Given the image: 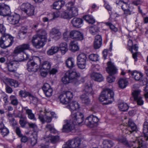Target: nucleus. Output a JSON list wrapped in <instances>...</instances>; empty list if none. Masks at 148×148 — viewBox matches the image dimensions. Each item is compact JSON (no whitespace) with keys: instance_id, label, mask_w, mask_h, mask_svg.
<instances>
[{"instance_id":"nucleus-1","label":"nucleus","mask_w":148,"mask_h":148,"mask_svg":"<svg viewBox=\"0 0 148 148\" xmlns=\"http://www.w3.org/2000/svg\"><path fill=\"white\" fill-rule=\"evenodd\" d=\"M84 116L81 112L75 114L72 113L71 119L67 120L66 123L63 125L62 129L64 132L68 133L73 130L75 128V125H80L83 121Z\"/></svg>"},{"instance_id":"nucleus-2","label":"nucleus","mask_w":148,"mask_h":148,"mask_svg":"<svg viewBox=\"0 0 148 148\" xmlns=\"http://www.w3.org/2000/svg\"><path fill=\"white\" fill-rule=\"evenodd\" d=\"M37 36H33L32 42L33 46L37 49H40L43 47L47 41V33L43 29L37 31Z\"/></svg>"},{"instance_id":"nucleus-3","label":"nucleus","mask_w":148,"mask_h":148,"mask_svg":"<svg viewBox=\"0 0 148 148\" xmlns=\"http://www.w3.org/2000/svg\"><path fill=\"white\" fill-rule=\"evenodd\" d=\"M66 10L62 12L61 14L62 18L67 19H70L73 17L77 16L78 14V10L74 6L72 2H69L66 4Z\"/></svg>"},{"instance_id":"nucleus-4","label":"nucleus","mask_w":148,"mask_h":148,"mask_svg":"<svg viewBox=\"0 0 148 148\" xmlns=\"http://www.w3.org/2000/svg\"><path fill=\"white\" fill-rule=\"evenodd\" d=\"M142 137H140L135 141L130 142H128L125 137L120 136H119L116 140L119 142L122 143L128 147H133V148H145L143 146V140Z\"/></svg>"},{"instance_id":"nucleus-5","label":"nucleus","mask_w":148,"mask_h":148,"mask_svg":"<svg viewBox=\"0 0 148 148\" xmlns=\"http://www.w3.org/2000/svg\"><path fill=\"white\" fill-rule=\"evenodd\" d=\"M79 76V73H77L75 70H69L62 78V81L65 84L71 82L75 84H78V80L77 78Z\"/></svg>"},{"instance_id":"nucleus-6","label":"nucleus","mask_w":148,"mask_h":148,"mask_svg":"<svg viewBox=\"0 0 148 148\" xmlns=\"http://www.w3.org/2000/svg\"><path fill=\"white\" fill-rule=\"evenodd\" d=\"M99 100L101 101H106L103 103L106 105L111 103L114 100L113 91L110 89H105L101 92Z\"/></svg>"},{"instance_id":"nucleus-7","label":"nucleus","mask_w":148,"mask_h":148,"mask_svg":"<svg viewBox=\"0 0 148 148\" xmlns=\"http://www.w3.org/2000/svg\"><path fill=\"white\" fill-rule=\"evenodd\" d=\"M33 60L28 61L27 64V69L29 71L36 72L39 68L37 62L40 61V59L37 56H35Z\"/></svg>"},{"instance_id":"nucleus-8","label":"nucleus","mask_w":148,"mask_h":148,"mask_svg":"<svg viewBox=\"0 0 148 148\" xmlns=\"http://www.w3.org/2000/svg\"><path fill=\"white\" fill-rule=\"evenodd\" d=\"M107 64L108 67L106 68V71L110 75L107 77V80L108 82L112 83L115 80V78L112 75L116 73V70L111 62H108Z\"/></svg>"},{"instance_id":"nucleus-9","label":"nucleus","mask_w":148,"mask_h":148,"mask_svg":"<svg viewBox=\"0 0 148 148\" xmlns=\"http://www.w3.org/2000/svg\"><path fill=\"white\" fill-rule=\"evenodd\" d=\"M20 9L28 16L34 14L35 8L33 5L29 3H23L20 6Z\"/></svg>"},{"instance_id":"nucleus-10","label":"nucleus","mask_w":148,"mask_h":148,"mask_svg":"<svg viewBox=\"0 0 148 148\" xmlns=\"http://www.w3.org/2000/svg\"><path fill=\"white\" fill-rule=\"evenodd\" d=\"M86 55L84 53H81L78 55L77 57V64L78 67L81 69L85 68L86 65Z\"/></svg>"},{"instance_id":"nucleus-11","label":"nucleus","mask_w":148,"mask_h":148,"mask_svg":"<svg viewBox=\"0 0 148 148\" xmlns=\"http://www.w3.org/2000/svg\"><path fill=\"white\" fill-rule=\"evenodd\" d=\"M72 93L70 92L67 91L61 94L59 97L60 102L63 104H66L73 98Z\"/></svg>"},{"instance_id":"nucleus-12","label":"nucleus","mask_w":148,"mask_h":148,"mask_svg":"<svg viewBox=\"0 0 148 148\" xmlns=\"http://www.w3.org/2000/svg\"><path fill=\"white\" fill-rule=\"evenodd\" d=\"M131 75L136 80L140 81L143 85H145L148 84L147 82V79L146 78H144L142 79L143 75V74L140 72L134 71L131 72Z\"/></svg>"},{"instance_id":"nucleus-13","label":"nucleus","mask_w":148,"mask_h":148,"mask_svg":"<svg viewBox=\"0 0 148 148\" xmlns=\"http://www.w3.org/2000/svg\"><path fill=\"white\" fill-rule=\"evenodd\" d=\"M98 121V119L96 116L91 115L86 118L85 121V123L88 126L92 127Z\"/></svg>"},{"instance_id":"nucleus-14","label":"nucleus","mask_w":148,"mask_h":148,"mask_svg":"<svg viewBox=\"0 0 148 148\" xmlns=\"http://www.w3.org/2000/svg\"><path fill=\"white\" fill-rule=\"evenodd\" d=\"M8 71L11 72H15L19 66L18 62L15 60L9 61L7 62Z\"/></svg>"},{"instance_id":"nucleus-15","label":"nucleus","mask_w":148,"mask_h":148,"mask_svg":"<svg viewBox=\"0 0 148 148\" xmlns=\"http://www.w3.org/2000/svg\"><path fill=\"white\" fill-rule=\"evenodd\" d=\"M70 36L71 38L76 40H81L84 39L83 34L77 30L71 31L70 33Z\"/></svg>"},{"instance_id":"nucleus-16","label":"nucleus","mask_w":148,"mask_h":148,"mask_svg":"<svg viewBox=\"0 0 148 148\" xmlns=\"http://www.w3.org/2000/svg\"><path fill=\"white\" fill-rule=\"evenodd\" d=\"M10 12L9 6L4 3H0V15L4 16H9Z\"/></svg>"},{"instance_id":"nucleus-17","label":"nucleus","mask_w":148,"mask_h":148,"mask_svg":"<svg viewBox=\"0 0 148 148\" xmlns=\"http://www.w3.org/2000/svg\"><path fill=\"white\" fill-rule=\"evenodd\" d=\"M20 19V16L18 14H15L8 16L7 20L8 22L13 25H18Z\"/></svg>"},{"instance_id":"nucleus-18","label":"nucleus","mask_w":148,"mask_h":148,"mask_svg":"<svg viewBox=\"0 0 148 148\" xmlns=\"http://www.w3.org/2000/svg\"><path fill=\"white\" fill-rule=\"evenodd\" d=\"M2 37L0 38V46L2 48H5L11 46L13 42V38L11 36L8 38L4 43L2 40Z\"/></svg>"},{"instance_id":"nucleus-19","label":"nucleus","mask_w":148,"mask_h":148,"mask_svg":"<svg viewBox=\"0 0 148 148\" xmlns=\"http://www.w3.org/2000/svg\"><path fill=\"white\" fill-rule=\"evenodd\" d=\"M49 34L51 36H53V39L56 40H59L61 37V34L59 29L55 27L51 29Z\"/></svg>"},{"instance_id":"nucleus-20","label":"nucleus","mask_w":148,"mask_h":148,"mask_svg":"<svg viewBox=\"0 0 148 148\" xmlns=\"http://www.w3.org/2000/svg\"><path fill=\"white\" fill-rule=\"evenodd\" d=\"M66 107L71 111V116L72 113L73 112H75V114H77L78 112H76V110L77 109H78L80 108V105L77 101H73L69 104V103Z\"/></svg>"},{"instance_id":"nucleus-21","label":"nucleus","mask_w":148,"mask_h":148,"mask_svg":"<svg viewBox=\"0 0 148 148\" xmlns=\"http://www.w3.org/2000/svg\"><path fill=\"white\" fill-rule=\"evenodd\" d=\"M42 89L47 97H49L51 96L53 93V90L49 84L47 83L45 84L42 87Z\"/></svg>"},{"instance_id":"nucleus-22","label":"nucleus","mask_w":148,"mask_h":148,"mask_svg":"<svg viewBox=\"0 0 148 148\" xmlns=\"http://www.w3.org/2000/svg\"><path fill=\"white\" fill-rule=\"evenodd\" d=\"M83 21L82 18H74L71 21L73 27L77 28L82 27Z\"/></svg>"},{"instance_id":"nucleus-23","label":"nucleus","mask_w":148,"mask_h":148,"mask_svg":"<svg viewBox=\"0 0 148 148\" xmlns=\"http://www.w3.org/2000/svg\"><path fill=\"white\" fill-rule=\"evenodd\" d=\"M102 44V38L100 35H96L95 38L94 47L95 49L100 48Z\"/></svg>"},{"instance_id":"nucleus-24","label":"nucleus","mask_w":148,"mask_h":148,"mask_svg":"<svg viewBox=\"0 0 148 148\" xmlns=\"http://www.w3.org/2000/svg\"><path fill=\"white\" fill-rule=\"evenodd\" d=\"M84 94L87 95L90 94H93L91 84L90 83L85 84L83 90Z\"/></svg>"},{"instance_id":"nucleus-25","label":"nucleus","mask_w":148,"mask_h":148,"mask_svg":"<svg viewBox=\"0 0 148 148\" xmlns=\"http://www.w3.org/2000/svg\"><path fill=\"white\" fill-rule=\"evenodd\" d=\"M46 142H50L51 143L55 144L59 140V137L58 136H53L49 135L48 136L44 138Z\"/></svg>"},{"instance_id":"nucleus-26","label":"nucleus","mask_w":148,"mask_h":148,"mask_svg":"<svg viewBox=\"0 0 148 148\" xmlns=\"http://www.w3.org/2000/svg\"><path fill=\"white\" fill-rule=\"evenodd\" d=\"M91 78L95 81L101 82L103 80L102 75L98 73L94 72L91 75Z\"/></svg>"},{"instance_id":"nucleus-27","label":"nucleus","mask_w":148,"mask_h":148,"mask_svg":"<svg viewBox=\"0 0 148 148\" xmlns=\"http://www.w3.org/2000/svg\"><path fill=\"white\" fill-rule=\"evenodd\" d=\"M102 144L103 148H111L114 145V143L112 140L108 139L104 140Z\"/></svg>"},{"instance_id":"nucleus-28","label":"nucleus","mask_w":148,"mask_h":148,"mask_svg":"<svg viewBox=\"0 0 148 148\" xmlns=\"http://www.w3.org/2000/svg\"><path fill=\"white\" fill-rule=\"evenodd\" d=\"M23 109L25 111L26 114L28 115V117L29 119L34 120H36L35 115L34 114L32 113L31 110L28 109L27 107H24L23 108Z\"/></svg>"},{"instance_id":"nucleus-29","label":"nucleus","mask_w":148,"mask_h":148,"mask_svg":"<svg viewBox=\"0 0 148 148\" xmlns=\"http://www.w3.org/2000/svg\"><path fill=\"white\" fill-rule=\"evenodd\" d=\"M69 49L75 52L78 51L79 47L77 43L75 41H72L70 42L69 46Z\"/></svg>"},{"instance_id":"nucleus-30","label":"nucleus","mask_w":148,"mask_h":148,"mask_svg":"<svg viewBox=\"0 0 148 148\" xmlns=\"http://www.w3.org/2000/svg\"><path fill=\"white\" fill-rule=\"evenodd\" d=\"M128 130L132 133L133 132L136 131L137 129L136 126L135 124L131 121L130 120L127 125Z\"/></svg>"},{"instance_id":"nucleus-31","label":"nucleus","mask_w":148,"mask_h":148,"mask_svg":"<svg viewBox=\"0 0 148 148\" xmlns=\"http://www.w3.org/2000/svg\"><path fill=\"white\" fill-rule=\"evenodd\" d=\"M64 4V1L63 0L56 1L53 4V8L56 10H60Z\"/></svg>"},{"instance_id":"nucleus-32","label":"nucleus","mask_w":148,"mask_h":148,"mask_svg":"<svg viewBox=\"0 0 148 148\" xmlns=\"http://www.w3.org/2000/svg\"><path fill=\"white\" fill-rule=\"evenodd\" d=\"M59 48L62 55H64L68 50V45L66 42L61 43Z\"/></svg>"},{"instance_id":"nucleus-33","label":"nucleus","mask_w":148,"mask_h":148,"mask_svg":"<svg viewBox=\"0 0 148 148\" xmlns=\"http://www.w3.org/2000/svg\"><path fill=\"white\" fill-rule=\"evenodd\" d=\"M51 64L49 62L44 61L41 64V70H44L46 71H49L51 68Z\"/></svg>"},{"instance_id":"nucleus-34","label":"nucleus","mask_w":148,"mask_h":148,"mask_svg":"<svg viewBox=\"0 0 148 148\" xmlns=\"http://www.w3.org/2000/svg\"><path fill=\"white\" fill-rule=\"evenodd\" d=\"M128 84V81L126 79L121 78L118 82V84L119 87L122 88H125Z\"/></svg>"},{"instance_id":"nucleus-35","label":"nucleus","mask_w":148,"mask_h":148,"mask_svg":"<svg viewBox=\"0 0 148 148\" xmlns=\"http://www.w3.org/2000/svg\"><path fill=\"white\" fill-rule=\"evenodd\" d=\"M80 99L82 103L86 105H88L90 103V100L87 95L82 94L80 97Z\"/></svg>"},{"instance_id":"nucleus-36","label":"nucleus","mask_w":148,"mask_h":148,"mask_svg":"<svg viewBox=\"0 0 148 148\" xmlns=\"http://www.w3.org/2000/svg\"><path fill=\"white\" fill-rule=\"evenodd\" d=\"M59 48L58 46H53L49 49L47 51V53L48 55H52L58 52Z\"/></svg>"},{"instance_id":"nucleus-37","label":"nucleus","mask_w":148,"mask_h":148,"mask_svg":"<svg viewBox=\"0 0 148 148\" xmlns=\"http://www.w3.org/2000/svg\"><path fill=\"white\" fill-rule=\"evenodd\" d=\"M143 132L144 138L146 140H148V122H145L143 125Z\"/></svg>"},{"instance_id":"nucleus-38","label":"nucleus","mask_w":148,"mask_h":148,"mask_svg":"<svg viewBox=\"0 0 148 148\" xmlns=\"http://www.w3.org/2000/svg\"><path fill=\"white\" fill-rule=\"evenodd\" d=\"M74 59L72 58H68L66 61V66L69 68L71 69L75 66Z\"/></svg>"},{"instance_id":"nucleus-39","label":"nucleus","mask_w":148,"mask_h":148,"mask_svg":"<svg viewBox=\"0 0 148 148\" xmlns=\"http://www.w3.org/2000/svg\"><path fill=\"white\" fill-rule=\"evenodd\" d=\"M83 18L86 22L92 24L95 23V20L91 15H85L84 16Z\"/></svg>"},{"instance_id":"nucleus-40","label":"nucleus","mask_w":148,"mask_h":148,"mask_svg":"<svg viewBox=\"0 0 148 148\" xmlns=\"http://www.w3.org/2000/svg\"><path fill=\"white\" fill-rule=\"evenodd\" d=\"M119 110L122 111H125L128 110L129 107L124 102L120 103L118 106Z\"/></svg>"},{"instance_id":"nucleus-41","label":"nucleus","mask_w":148,"mask_h":148,"mask_svg":"<svg viewBox=\"0 0 148 148\" xmlns=\"http://www.w3.org/2000/svg\"><path fill=\"white\" fill-rule=\"evenodd\" d=\"M8 82L11 86H14V87H18L19 85L17 81L13 79H9Z\"/></svg>"},{"instance_id":"nucleus-42","label":"nucleus","mask_w":148,"mask_h":148,"mask_svg":"<svg viewBox=\"0 0 148 148\" xmlns=\"http://www.w3.org/2000/svg\"><path fill=\"white\" fill-rule=\"evenodd\" d=\"M73 143V146L74 148L78 147L81 144V141L79 138H76L72 140Z\"/></svg>"},{"instance_id":"nucleus-43","label":"nucleus","mask_w":148,"mask_h":148,"mask_svg":"<svg viewBox=\"0 0 148 148\" xmlns=\"http://www.w3.org/2000/svg\"><path fill=\"white\" fill-rule=\"evenodd\" d=\"M11 103L14 106H16L18 104V101L16 97L14 95L11 96L10 97Z\"/></svg>"},{"instance_id":"nucleus-44","label":"nucleus","mask_w":148,"mask_h":148,"mask_svg":"<svg viewBox=\"0 0 148 148\" xmlns=\"http://www.w3.org/2000/svg\"><path fill=\"white\" fill-rule=\"evenodd\" d=\"M0 132L3 137L7 136L9 133V131L8 128L4 127L0 129Z\"/></svg>"},{"instance_id":"nucleus-45","label":"nucleus","mask_w":148,"mask_h":148,"mask_svg":"<svg viewBox=\"0 0 148 148\" xmlns=\"http://www.w3.org/2000/svg\"><path fill=\"white\" fill-rule=\"evenodd\" d=\"M72 140L68 141L63 148H74Z\"/></svg>"},{"instance_id":"nucleus-46","label":"nucleus","mask_w":148,"mask_h":148,"mask_svg":"<svg viewBox=\"0 0 148 148\" xmlns=\"http://www.w3.org/2000/svg\"><path fill=\"white\" fill-rule=\"evenodd\" d=\"M20 95L23 97H25L28 96L32 97V95L28 92H26L25 91L21 90L19 92Z\"/></svg>"},{"instance_id":"nucleus-47","label":"nucleus","mask_w":148,"mask_h":148,"mask_svg":"<svg viewBox=\"0 0 148 148\" xmlns=\"http://www.w3.org/2000/svg\"><path fill=\"white\" fill-rule=\"evenodd\" d=\"M46 128L49 130L51 133L55 134L57 133V131L54 128V126L52 125L47 124L46 125Z\"/></svg>"},{"instance_id":"nucleus-48","label":"nucleus","mask_w":148,"mask_h":148,"mask_svg":"<svg viewBox=\"0 0 148 148\" xmlns=\"http://www.w3.org/2000/svg\"><path fill=\"white\" fill-rule=\"evenodd\" d=\"M140 90H134L132 93L134 99H137L138 98L140 97Z\"/></svg>"},{"instance_id":"nucleus-49","label":"nucleus","mask_w":148,"mask_h":148,"mask_svg":"<svg viewBox=\"0 0 148 148\" xmlns=\"http://www.w3.org/2000/svg\"><path fill=\"white\" fill-rule=\"evenodd\" d=\"M90 59L93 61H97L98 60L99 56L97 54H92L89 56Z\"/></svg>"},{"instance_id":"nucleus-50","label":"nucleus","mask_w":148,"mask_h":148,"mask_svg":"<svg viewBox=\"0 0 148 148\" xmlns=\"http://www.w3.org/2000/svg\"><path fill=\"white\" fill-rule=\"evenodd\" d=\"M98 31L97 27L96 26L90 27L89 29L90 33L93 35L95 34Z\"/></svg>"},{"instance_id":"nucleus-51","label":"nucleus","mask_w":148,"mask_h":148,"mask_svg":"<svg viewBox=\"0 0 148 148\" xmlns=\"http://www.w3.org/2000/svg\"><path fill=\"white\" fill-rule=\"evenodd\" d=\"M27 32V29L26 28H25L24 27H22L19 33H18V35L20 37H22V35H25Z\"/></svg>"},{"instance_id":"nucleus-52","label":"nucleus","mask_w":148,"mask_h":148,"mask_svg":"<svg viewBox=\"0 0 148 148\" xmlns=\"http://www.w3.org/2000/svg\"><path fill=\"white\" fill-rule=\"evenodd\" d=\"M23 50L21 45L16 47L14 51V53L15 54H18L23 52Z\"/></svg>"},{"instance_id":"nucleus-53","label":"nucleus","mask_w":148,"mask_h":148,"mask_svg":"<svg viewBox=\"0 0 148 148\" xmlns=\"http://www.w3.org/2000/svg\"><path fill=\"white\" fill-rule=\"evenodd\" d=\"M28 125L30 128L33 129L34 130H36L38 129V127L35 123H29Z\"/></svg>"},{"instance_id":"nucleus-54","label":"nucleus","mask_w":148,"mask_h":148,"mask_svg":"<svg viewBox=\"0 0 148 148\" xmlns=\"http://www.w3.org/2000/svg\"><path fill=\"white\" fill-rule=\"evenodd\" d=\"M5 31L6 28L4 25L2 24H0V33L2 35L6 34L5 33Z\"/></svg>"},{"instance_id":"nucleus-55","label":"nucleus","mask_w":148,"mask_h":148,"mask_svg":"<svg viewBox=\"0 0 148 148\" xmlns=\"http://www.w3.org/2000/svg\"><path fill=\"white\" fill-rule=\"evenodd\" d=\"M60 13L59 12H55L53 14H49V16L52 18V20L58 18L59 16Z\"/></svg>"},{"instance_id":"nucleus-56","label":"nucleus","mask_w":148,"mask_h":148,"mask_svg":"<svg viewBox=\"0 0 148 148\" xmlns=\"http://www.w3.org/2000/svg\"><path fill=\"white\" fill-rule=\"evenodd\" d=\"M134 100L137 101V104L138 105L141 106L143 104L144 101L142 100V98L141 97H140L138 98L137 99H135Z\"/></svg>"},{"instance_id":"nucleus-57","label":"nucleus","mask_w":148,"mask_h":148,"mask_svg":"<svg viewBox=\"0 0 148 148\" xmlns=\"http://www.w3.org/2000/svg\"><path fill=\"white\" fill-rule=\"evenodd\" d=\"M15 132L17 135L19 137L22 136V134L21 133V131L19 127H16L15 130Z\"/></svg>"},{"instance_id":"nucleus-58","label":"nucleus","mask_w":148,"mask_h":148,"mask_svg":"<svg viewBox=\"0 0 148 148\" xmlns=\"http://www.w3.org/2000/svg\"><path fill=\"white\" fill-rule=\"evenodd\" d=\"M10 37V35L8 34H5L3 35H2V36L0 37V38H2V40L3 41V43H4L5 42H4L5 41H6V39L9 38V37Z\"/></svg>"},{"instance_id":"nucleus-59","label":"nucleus","mask_w":148,"mask_h":148,"mask_svg":"<svg viewBox=\"0 0 148 148\" xmlns=\"http://www.w3.org/2000/svg\"><path fill=\"white\" fill-rule=\"evenodd\" d=\"M21 46L23 51L25 50L28 49L30 48V45L29 44H23Z\"/></svg>"},{"instance_id":"nucleus-60","label":"nucleus","mask_w":148,"mask_h":148,"mask_svg":"<svg viewBox=\"0 0 148 148\" xmlns=\"http://www.w3.org/2000/svg\"><path fill=\"white\" fill-rule=\"evenodd\" d=\"M129 5L127 3L123 2V3L121 4V7L122 9L123 10H126L127 9H128L129 8Z\"/></svg>"},{"instance_id":"nucleus-61","label":"nucleus","mask_w":148,"mask_h":148,"mask_svg":"<svg viewBox=\"0 0 148 148\" xmlns=\"http://www.w3.org/2000/svg\"><path fill=\"white\" fill-rule=\"evenodd\" d=\"M104 5L106 9L108 11H111L112 10V8L108 2L104 1Z\"/></svg>"},{"instance_id":"nucleus-62","label":"nucleus","mask_w":148,"mask_h":148,"mask_svg":"<svg viewBox=\"0 0 148 148\" xmlns=\"http://www.w3.org/2000/svg\"><path fill=\"white\" fill-rule=\"evenodd\" d=\"M145 86L144 89L145 91L146 92L144 94V96L146 99L148 98V83Z\"/></svg>"},{"instance_id":"nucleus-63","label":"nucleus","mask_w":148,"mask_h":148,"mask_svg":"<svg viewBox=\"0 0 148 148\" xmlns=\"http://www.w3.org/2000/svg\"><path fill=\"white\" fill-rule=\"evenodd\" d=\"M130 49H129L132 52V50H134L135 51H137L138 49V47L137 46V45H134V46H132L130 48Z\"/></svg>"},{"instance_id":"nucleus-64","label":"nucleus","mask_w":148,"mask_h":148,"mask_svg":"<svg viewBox=\"0 0 148 148\" xmlns=\"http://www.w3.org/2000/svg\"><path fill=\"white\" fill-rule=\"evenodd\" d=\"M43 21L44 22H47L49 21H51L52 20V18L49 16V14L48 15L47 17H45L42 19Z\"/></svg>"}]
</instances>
